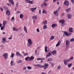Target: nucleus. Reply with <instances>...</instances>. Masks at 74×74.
Listing matches in <instances>:
<instances>
[{"instance_id": "7ed1b4c3", "label": "nucleus", "mask_w": 74, "mask_h": 74, "mask_svg": "<svg viewBox=\"0 0 74 74\" xmlns=\"http://www.w3.org/2000/svg\"><path fill=\"white\" fill-rule=\"evenodd\" d=\"M70 60H71L70 59H68L67 60H66V59L64 61V64H65V65H67V62H70Z\"/></svg>"}, {"instance_id": "3c124183", "label": "nucleus", "mask_w": 74, "mask_h": 74, "mask_svg": "<svg viewBox=\"0 0 74 74\" xmlns=\"http://www.w3.org/2000/svg\"><path fill=\"white\" fill-rule=\"evenodd\" d=\"M44 6H45V7H46L47 5V3H46V2H45L44 3Z\"/></svg>"}, {"instance_id": "f257e3e1", "label": "nucleus", "mask_w": 74, "mask_h": 74, "mask_svg": "<svg viewBox=\"0 0 74 74\" xmlns=\"http://www.w3.org/2000/svg\"><path fill=\"white\" fill-rule=\"evenodd\" d=\"M28 41V43L27 44V45L28 47H30L31 45H32V44H33L32 40L31 39H29Z\"/></svg>"}, {"instance_id": "f3484780", "label": "nucleus", "mask_w": 74, "mask_h": 74, "mask_svg": "<svg viewBox=\"0 0 74 74\" xmlns=\"http://www.w3.org/2000/svg\"><path fill=\"white\" fill-rule=\"evenodd\" d=\"M34 59V57L33 56H31L30 57H29V60L31 61L33 60Z\"/></svg>"}, {"instance_id": "c85d7f7f", "label": "nucleus", "mask_w": 74, "mask_h": 74, "mask_svg": "<svg viewBox=\"0 0 74 74\" xmlns=\"http://www.w3.org/2000/svg\"><path fill=\"white\" fill-rule=\"evenodd\" d=\"M24 31L27 33V29H26V27L25 26L24 27Z\"/></svg>"}, {"instance_id": "a878e982", "label": "nucleus", "mask_w": 74, "mask_h": 74, "mask_svg": "<svg viewBox=\"0 0 74 74\" xmlns=\"http://www.w3.org/2000/svg\"><path fill=\"white\" fill-rule=\"evenodd\" d=\"M71 16H72V15L71 14H69L67 15V18L68 19H71Z\"/></svg>"}, {"instance_id": "39448f33", "label": "nucleus", "mask_w": 74, "mask_h": 74, "mask_svg": "<svg viewBox=\"0 0 74 74\" xmlns=\"http://www.w3.org/2000/svg\"><path fill=\"white\" fill-rule=\"evenodd\" d=\"M16 55L17 56H19L20 57H23L22 55L19 52H17L16 53Z\"/></svg>"}, {"instance_id": "a18cd8bd", "label": "nucleus", "mask_w": 74, "mask_h": 74, "mask_svg": "<svg viewBox=\"0 0 74 74\" xmlns=\"http://www.w3.org/2000/svg\"><path fill=\"white\" fill-rule=\"evenodd\" d=\"M23 55L24 56H28V54L27 53H23Z\"/></svg>"}, {"instance_id": "de8ad7c7", "label": "nucleus", "mask_w": 74, "mask_h": 74, "mask_svg": "<svg viewBox=\"0 0 74 74\" xmlns=\"http://www.w3.org/2000/svg\"><path fill=\"white\" fill-rule=\"evenodd\" d=\"M27 68L29 70L32 69V67H31V66H28L27 67Z\"/></svg>"}, {"instance_id": "774afa93", "label": "nucleus", "mask_w": 74, "mask_h": 74, "mask_svg": "<svg viewBox=\"0 0 74 74\" xmlns=\"http://www.w3.org/2000/svg\"><path fill=\"white\" fill-rule=\"evenodd\" d=\"M14 19V17L13 16L12 18V19L13 20Z\"/></svg>"}, {"instance_id": "473e14b6", "label": "nucleus", "mask_w": 74, "mask_h": 74, "mask_svg": "<svg viewBox=\"0 0 74 74\" xmlns=\"http://www.w3.org/2000/svg\"><path fill=\"white\" fill-rule=\"evenodd\" d=\"M42 14H47V11H46L45 10H44L43 9L42 10Z\"/></svg>"}, {"instance_id": "a19ab883", "label": "nucleus", "mask_w": 74, "mask_h": 74, "mask_svg": "<svg viewBox=\"0 0 74 74\" xmlns=\"http://www.w3.org/2000/svg\"><path fill=\"white\" fill-rule=\"evenodd\" d=\"M26 69H27V68L25 66L24 67L23 70V71H25V70H26Z\"/></svg>"}, {"instance_id": "20e7f679", "label": "nucleus", "mask_w": 74, "mask_h": 74, "mask_svg": "<svg viewBox=\"0 0 74 74\" xmlns=\"http://www.w3.org/2000/svg\"><path fill=\"white\" fill-rule=\"evenodd\" d=\"M66 46L67 47H69V45H70V41L69 40H67L66 41Z\"/></svg>"}, {"instance_id": "49530a36", "label": "nucleus", "mask_w": 74, "mask_h": 74, "mask_svg": "<svg viewBox=\"0 0 74 74\" xmlns=\"http://www.w3.org/2000/svg\"><path fill=\"white\" fill-rule=\"evenodd\" d=\"M0 10H1V11H4V9H3V8H2V7H0Z\"/></svg>"}, {"instance_id": "bb28decb", "label": "nucleus", "mask_w": 74, "mask_h": 74, "mask_svg": "<svg viewBox=\"0 0 74 74\" xmlns=\"http://www.w3.org/2000/svg\"><path fill=\"white\" fill-rule=\"evenodd\" d=\"M47 48H48V47H47V46H45V52H48V51H47Z\"/></svg>"}, {"instance_id": "8fccbe9b", "label": "nucleus", "mask_w": 74, "mask_h": 74, "mask_svg": "<svg viewBox=\"0 0 74 74\" xmlns=\"http://www.w3.org/2000/svg\"><path fill=\"white\" fill-rule=\"evenodd\" d=\"M30 0H25V1L27 3H29Z\"/></svg>"}, {"instance_id": "69168bd1", "label": "nucleus", "mask_w": 74, "mask_h": 74, "mask_svg": "<svg viewBox=\"0 0 74 74\" xmlns=\"http://www.w3.org/2000/svg\"><path fill=\"white\" fill-rule=\"evenodd\" d=\"M64 15V13H62L61 14V16H63Z\"/></svg>"}, {"instance_id": "680f3d73", "label": "nucleus", "mask_w": 74, "mask_h": 74, "mask_svg": "<svg viewBox=\"0 0 74 74\" xmlns=\"http://www.w3.org/2000/svg\"><path fill=\"white\" fill-rule=\"evenodd\" d=\"M54 65H55V64L54 63H52L51 65V66H54Z\"/></svg>"}, {"instance_id": "a211bd4d", "label": "nucleus", "mask_w": 74, "mask_h": 74, "mask_svg": "<svg viewBox=\"0 0 74 74\" xmlns=\"http://www.w3.org/2000/svg\"><path fill=\"white\" fill-rule=\"evenodd\" d=\"M58 11H59L57 10L56 11H54L53 12V14H55L56 16H58V14H57V13H58Z\"/></svg>"}, {"instance_id": "c756f323", "label": "nucleus", "mask_w": 74, "mask_h": 74, "mask_svg": "<svg viewBox=\"0 0 74 74\" xmlns=\"http://www.w3.org/2000/svg\"><path fill=\"white\" fill-rule=\"evenodd\" d=\"M13 30L14 31H18L19 30V29H17V28H15L14 27H13Z\"/></svg>"}, {"instance_id": "ea45409f", "label": "nucleus", "mask_w": 74, "mask_h": 74, "mask_svg": "<svg viewBox=\"0 0 74 74\" xmlns=\"http://www.w3.org/2000/svg\"><path fill=\"white\" fill-rule=\"evenodd\" d=\"M11 58H13L14 57V53H12L11 56H10Z\"/></svg>"}, {"instance_id": "4468645a", "label": "nucleus", "mask_w": 74, "mask_h": 74, "mask_svg": "<svg viewBox=\"0 0 74 74\" xmlns=\"http://www.w3.org/2000/svg\"><path fill=\"white\" fill-rule=\"evenodd\" d=\"M74 31V29L72 27H70L69 29V32H70V33H72Z\"/></svg>"}, {"instance_id": "58836bf2", "label": "nucleus", "mask_w": 74, "mask_h": 74, "mask_svg": "<svg viewBox=\"0 0 74 74\" xmlns=\"http://www.w3.org/2000/svg\"><path fill=\"white\" fill-rule=\"evenodd\" d=\"M54 38H55L54 36H51L50 40H53V39H54Z\"/></svg>"}, {"instance_id": "f8f14e48", "label": "nucleus", "mask_w": 74, "mask_h": 74, "mask_svg": "<svg viewBox=\"0 0 74 74\" xmlns=\"http://www.w3.org/2000/svg\"><path fill=\"white\" fill-rule=\"evenodd\" d=\"M7 21H4L3 23V26L5 27L6 25V24H7Z\"/></svg>"}, {"instance_id": "338daca9", "label": "nucleus", "mask_w": 74, "mask_h": 74, "mask_svg": "<svg viewBox=\"0 0 74 74\" xmlns=\"http://www.w3.org/2000/svg\"><path fill=\"white\" fill-rule=\"evenodd\" d=\"M72 3H74V0H71Z\"/></svg>"}, {"instance_id": "412c9836", "label": "nucleus", "mask_w": 74, "mask_h": 74, "mask_svg": "<svg viewBox=\"0 0 74 74\" xmlns=\"http://www.w3.org/2000/svg\"><path fill=\"white\" fill-rule=\"evenodd\" d=\"M37 18V16L36 15L34 16H33L32 17V19H36Z\"/></svg>"}, {"instance_id": "b1692460", "label": "nucleus", "mask_w": 74, "mask_h": 74, "mask_svg": "<svg viewBox=\"0 0 74 74\" xmlns=\"http://www.w3.org/2000/svg\"><path fill=\"white\" fill-rule=\"evenodd\" d=\"M71 10V8H69L68 9H67L66 10V11L67 12H69Z\"/></svg>"}, {"instance_id": "9d476101", "label": "nucleus", "mask_w": 74, "mask_h": 74, "mask_svg": "<svg viewBox=\"0 0 74 74\" xmlns=\"http://www.w3.org/2000/svg\"><path fill=\"white\" fill-rule=\"evenodd\" d=\"M64 5H66L68 6L69 4V1L67 0H65L64 2Z\"/></svg>"}, {"instance_id": "7c9ffc66", "label": "nucleus", "mask_w": 74, "mask_h": 74, "mask_svg": "<svg viewBox=\"0 0 74 74\" xmlns=\"http://www.w3.org/2000/svg\"><path fill=\"white\" fill-rule=\"evenodd\" d=\"M52 53L53 54V55H55L56 53V50H54L52 51Z\"/></svg>"}, {"instance_id": "052dcab7", "label": "nucleus", "mask_w": 74, "mask_h": 74, "mask_svg": "<svg viewBox=\"0 0 74 74\" xmlns=\"http://www.w3.org/2000/svg\"><path fill=\"white\" fill-rule=\"evenodd\" d=\"M3 8L4 9H5V10L6 8H7V7L5 6L3 7Z\"/></svg>"}, {"instance_id": "423d86ee", "label": "nucleus", "mask_w": 74, "mask_h": 74, "mask_svg": "<svg viewBox=\"0 0 74 74\" xmlns=\"http://www.w3.org/2000/svg\"><path fill=\"white\" fill-rule=\"evenodd\" d=\"M64 33L66 36H69L71 35V33H68L66 31H64Z\"/></svg>"}, {"instance_id": "ddd939ff", "label": "nucleus", "mask_w": 74, "mask_h": 74, "mask_svg": "<svg viewBox=\"0 0 74 74\" xmlns=\"http://www.w3.org/2000/svg\"><path fill=\"white\" fill-rule=\"evenodd\" d=\"M56 26H58V25L56 24L53 23L51 25V27L52 28H55V27H56Z\"/></svg>"}, {"instance_id": "2f4dec72", "label": "nucleus", "mask_w": 74, "mask_h": 74, "mask_svg": "<svg viewBox=\"0 0 74 74\" xmlns=\"http://www.w3.org/2000/svg\"><path fill=\"white\" fill-rule=\"evenodd\" d=\"M47 60L48 62H49V61H53V60L52 58H49L47 59Z\"/></svg>"}, {"instance_id": "5701e85b", "label": "nucleus", "mask_w": 74, "mask_h": 74, "mask_svg": "<svg viewBox=\"0 0 74 74\" xmlns=\"http://www.w3.org/2000/svg\"><path fill=\"white\" fill-rule=\"evenodd\" d=\"M37 60H45V58H37Z\"/></svg>"}, {"instance_id": "c03bdc74", "label": "nucleus", "mask_w": 74, "mask_h": 74, "mask_svg": "<svg viewBox=\"0 0 74 74\" xmlns=\"http://www.w3.org/2000/svg\"><path fill=\"white\" fill-rule=\"evenodd\" d=\"M70 41V42H73V41H74V38H72L71 39Z\"/></svg>"}, {"instance_id": "864d4df0", "label": "nucleus", "mask_w": 74, "mask_h": 74, "mask_svg": "<svg viewBox=\"0 0 74 74\" xmlns=\"http://www.w3.org/2000/svg\"><path fill=\"white\" fill-rule=\"evenodd\" d=\"M36 31L37 32H40V30H39V29L37 28L36 29Z\"/></svg>"}, {"instance_id": "6e6552de", "label": "nucleus", "mask_w": 74, "mask_h": 74, "mask_svg": "<svg viewBox=\"0 0 74 74\" xmlns=\"http://www.w3.org/2000/svg\"><path fill=\"white\" fill-rule=\"evenodd\" d=\"M37 9V7H35V8H32L30 9V10L31 11L33 12H35V11H36V10Z\"/></svg>"}, {"instance_id": "6ab92c4d", "label": "nucleus", "mask_w": 74, "mask_h": 74, "mask_svg": "<svg viewBox=\"0 0 74 74\" xmlns=\"http://www.w3.org/2000/svg\"><path fill=\"white\" fill-rule=\"evenodd\" d=\"M25 60L26 61H29L30 60V57H27L25 58Z\"/></svg>"}, {"instance_id": "e433bc0d", "label": "nucleus", "mask_w": 74, "mask_h": 74, "mask_svg": "<svg viewBox=\"0 0 74 74\" xmlns=\"http://www.w3.org/2000/svg\"><path fill=\"white\" fill-rule=\"evenodd\" d=\"M47 28V25H44L43 26V29H46Z\"/></svg>"}, {"instance_id": "72a5a7b5", "label": "nucleus", "mask_w": 74, "mask_h": 74, "mask_svg": "<svg viewBox=\"0 0 74 74\" xmlns=\"http://www.w3.org/2000/svg\"><path fill=\"white\" fill-rule=\"evenodd\" d=\"M22 62V60H19L18 61H17V64H19V63H21Z\"/></svg>"}, {"instance_id": "0eeeda50", "label": "nucleus", "mask_w": 74, "mask_h": 74, "mask_svg": "<svg viewBox=\"0 0 74 74\" xmlns=\"http://www.w3.org/2000/svg\"><path fill=\"white\" fill-rule=\"evenodd\" d=\"M52 55V51H50L47 54V55L46 56V58H48V57H49L51 56Z\"/></svg>"}, {"instance_id": "4c0bfd02", "label": "nucleus", "mask_w": 74, "mask_h": 74, "mask_svg": "<svg viewBox=\"0 0 74 74\" xmlns=\"http://www.w3.org/2000/svg\"><path fill=\"white\" fill-rule=\"evenodd\" d=\"M44 65L45 66H46V67H48V66L49 65V64H48V63H45Z\"/></svg>"}, {"instance_id": "603ef678", "label": "nucleus", "mask_w": 74, "mask_h": 74, "mask_svg": "<svg viewBox=\"0 0 74 74\" xmlns=\"http://www.w3.org/2000/svg\"><path fill=\"white\" fill-rule=\"evenodd\" d=\"M3 29H4V27L3 26H1V30H3Z\"/></svg>"}, {"instance_id": "f704fd0d", "label": "nucleus", "mask_w": 74, "mask_h": 74, "mask_svg": "<svg viewBox=\"0 0 74 74\" xmlns=\"http://www.w3.org/2000/svg\"><path fill=\"white\" fill-rule=\"evenodd\" d=\"M2 39L4 41V42H5V41L6 40V38L5 37H4L3 38H2Z\"/></svg>"}, {"instance_id": "4d7b16f0", "label": "nucleus", "mask_w": 74, "mask_h": 74, "mask_svg": "<svg viewBox=\"0 0 74 74\" xmlns=\"http://www.w3.org/2000/svg\"><path fill=\"white\" fill-rule=\"evenodd\" d=\"M7 4L8 5V6H9V7H10L11 5V4L10 3H7Z\"/></svg>"}, {"instance_id": "c9c22d12", "label": "nucleus", "mask_w": 74, "mask_h": 74, "mask_svg": "<svg viewBox=\"0 0 74 74\" xmlns=\"http://www.w3.org/2000/svg\"><path fill=\"white\" fill-rule=\"evenodd\" d=\"M23 15L22 14H20V18L22 19V18H23Z\"/></svg>"}, {"instance_id": "2eb2a0df", "label": "nucleus", "mask_w": 74, "mask_h": 74, "mask_svg": "<svg viewBox=\"0 0 74 74\" xmlns=\"http://www.w3.org/2000/svg\"><path fill=\"white\" fill-rule=\"evenodd\" d=\"M60 44H61V41L59 40L56 45V47H58V46H59V45H60Z\"/></svg>"}, {"instance_id": "6e6d98bb", "label": "nucleus", "mask_w": 74, "mask_h": 74, "mask_svg": "<svg viewBox=\"0 0 74 74\" xmlns=\"http://www.w3.org/2000/svg\"><path fill=\"white\" fill-rule=\"evenodd\" d=\"M61 8V7H60V6L58 8V11H59V10H60V8Z\"/></svg>"}, {"instance_id": "1a4fd4ad", "label": "nucleus", "mask_w": 74, "mask_h": 74, "mask_svg": "<svg viewBox=\"0 0 74 74\" xmlns=\"http://www.w3.org/2000/svg\"><path fill=\"white\" fill-rule=\"evenodd\" d=\"M34 66H37V67H41L42 68H43V65H42L41 64H34Z\"/></svg>"}, {"instance_id": "79ce46f5", "label": "nucleus", "mask_w": 74, "mask_h": 74, "mask_svg": "<svg viewBox=\"0 0 74 74\" xmlns=\"http://www.w3.org/2000/svg\"><path fill=\"white\" fill-rule=\"evenodd\" d=\"M33 0L30 1V0H29V4H33Z\"/></svg>"}, {"instance_id": "bf43d9fd", "label": "nucleus", "mask_w": 74, "mask_h": 74, "mask_svg": "<svg viewBox=\"0 0 74 74\" xmlns=\"http://www.w3.org/2000/svg\"><path fill=\"white\" fill-rule=\"evenodd\" d=\"M37 49H36L35 51V53H37Z\"/></svg>"}, {"instance_id": "5fc2aeb1", "label": "nucleus", "mask_w": 74, "mask_h": 74, "mask_svg": "<svg viewBox=\"0 0 74 74\" xmlns=\"http://www.w3.org/2000/svg\"><path fill=\"white\" fill-rule=\"evenodd\" d=\"M69 59H70V60H73V57H71Z\"/></svg>"}, {"instance_id": "09e8293b", "label": "nucleus", "mask_w": 74, "mask_h": 74, "mask_svg": "<svg viewBox=\"0 0 74 74\" xmlns=\"http://www.w3.org/2000/svg\"><path fill=\"white\" fill-rule=\"evenodd\" d=\"M43 67L44 68V69H47V68L48 67L44 65V66H43Z\"/></svg>"}, {"instance_id": "393cba45", "label": "nucleus", "mask_w": 74, "mask_h": 74, "mask_svg": "<svg viewBox=\"0 0 74 74\" xmlns=\"http://www.w3.org/2000/svg\"><path fill=\"white\" fill-rule=\"evenodd\" d=\"M9 1L10 3H11L12 5H14V2L13 1V0H9Z\"/></svg>"}, {"instance_id": "37998d69", "label": "nucleus", "mask_w": 74, "mask_h": 74, "mask_svg": "<svg viewBox=\"0 0 74 74\" xmlns=\"http://www.w3.org/2000/svg\"><path fill=\"white\" fill-rule=\"evenodd\" d=\"M57 69H58V70L61 69V66H60V65H59L58 66Z\"/></svg>"}, {"instance_id": "9b49d317", "label": "nucleus", "mask_w": 74, "mask_h": 74, "mask_svg": "<svg viewBox=\"0 0 74 74\" xmlns=\"http://www.w3.org/2000/svg\"><path fill=\"white\" fill-rule=\"evenodd\" d=\"M59 21L60 23H61L62 25H63V23L65 22V20L63 19L60 20Z\"/></svg>"}, {"instance_id": "0e129e2a", "label": "nucleus", "mask_w": 74, "mask_h": 74, "mask_svg": "<svg viewBox=\"0 0 74 74\" xmlns=\"http://www.w3.org/2000/svg\"><path fill=\"white\" fill-rule=\"evenodd\" d=\"M39 14H41V10H39Z\"/></svg>"}, {"instance_id": "dca6fc26", "label": "nucleus", "mask_w": 74, "mask_h": 74, "mask_svg": "<svg viewBox=\"0 0 74 74\" xmlns=\"http://www.w3.org/2000/svg\"><path fill=\"white\" fill-rule=\"evenodd\" d=\"M15 62H14L13 61H11L10 62V64L12 66H14L15 65Z\"/></svg>"}, {"instance_id": "f03ea898", "label": "nucleus", "mask_w": 74, "mask_h": 74, "mask_svg": "<svg viewBox=\"0 0 74 74\" xmlns=\"http://www.w3.org/2000/svg\"><path fill=\"white\" fill-rule=\"evenodd\" d=\"M8 53H4L3 55V56L4 57L5 59H7L8 58Z\"/></svg>"}, {"instance_id": "e2e57ef3", "label": "nucleus", "mask_w": 74, "mask_h": 74, "mask_svg": "<svg viewBox=\"0 0 74 74\" xmlns=\"http://www.w3.org/2000/svg\"><path fill=\"white\" fill-rule=\"evenodd\" d=\"M8 39L9 40H11V39H12V37H10L8 38Z\"/></svg>"}, {"instance_id": "cd10ccee", "label": "nucleus", "mask_w": 74, "mask_h": 74, "mask_svg": "<svg viewBox=\"0 0 74 74\" xmlns=\"http://www.w3.org/2000/svg\"><path fill=\"white\" fill-rule=\"evenodd\" d=\"M72 63H71V64H69L68 65V67H69V68H70V67H71L72 66Z\"/></svg>"}, {"instance_id": "13d9d810", "label": "nucleus", "mask_w": 74, "mask_h": 74, "mask_svg": "<svg viewBox=\"0 0 74 74\" xmlns=\"http://www.w3.org/2000/svg\"><path fill=\"white\" fill-rule=\"evenodd\" d=\"M16 7H18V3H16Z\"/></svg>"}, {"instance_id": "4be33fe9", "label": "nucleus", "mask_w": 74, "mask_h": 74, "mask_svg": "<svg viewBox=\"0 0 74 74\" xmlns=\"http://www.w3.org/2000/svg\"><path fill=\"white\" fill-rule=\"evenodd\" d=\"M42 24L43 25H45L47 24V21L46 20L45 21H43L42 23Z\"/></svg>"}, {"instance_id": "aec40b11", "label": "nucleus", "mask_w": 74, "mask_h": 74, "mask_svg": "<svg viewBox=\"0 0 74 74\" xmlns=\"http://www.w3.org/2000/svg\"><path fill=\"white\" fill-rule=\"evenodd\" d=\"M6 15H7L9 16V15H10V12L9 10H7L6 12Z\"/></svg>"}]
</instances>
